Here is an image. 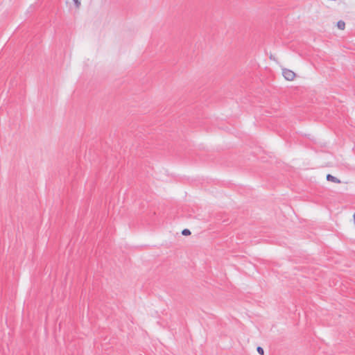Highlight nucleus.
Instances as JSON below:
<instances>
[{
    "label": "nucleus",
    "instance_id": "obj_7",
    "mask_svg": "<svg viewBox=\"0 0 355 355\" xmlns=\"http://www.w3.org/2000/svg\"><path fill=\"white\" fill-rule=\"evenodd\" d=\"M353 217H354V223H355V213H354Z\"/></svg>",
    "mask_w": 355,
    "mask_h": 355
},
{
    "label": "nucleus",
    "instance_id": "obj_1",
    "mask_svg": "<svg viewBox=\"0 0 355 355\" xmlns=\"http://www.w3.org/2000/svg\"><path fill=\"white\" fill-rule=\"evenodd\" d=\"M284 77L288 80H293L295 77V73L288 69H284L282 71Z\"/></svg>",
    "mask_w": 355,
    "mask_h": 355
},
{
    "label": "nucleus",
    "instance_id": "obj_2",
    "mask_svg": "<svg viewBox=\"0 0 355 355\" xmlns=\"http://www.w3.org/2000/svg\"><path fill=\"white\" fill-rule=\"evenodd\" d=\"M327 180L328 181H331L335 183H340V180L339 179H338L336 177L333 176L331 174H328L327 175Z\"/></svg>",
    "mask_w": 355,
    "mask_h": 355
},
{
    "label": "nucleus",
    "instance_id": "obj_4",
    "mask_svg": "<svg viewBox=\"0 0 355 355\" xmlns=\"http://www.w3.org/2000/svg\"><path fill=\"white\" fill-rule=\"evenodd\" d=\"M191 234V232L189 229H184L182 231V234L184 236H189Z\"/></svg>",
    "mask_w": 355,
    "mask_h": 355
},
{
    "label": "nucleus",
    "instance_id": "obj_6",
    "mask_svg": "<svg viewBox=\"0 0 355 355\" xmlns=\"http://www.w3.org/2000/svg\"><path fill=\"white\" fill-rule=\"evenodd\" d=\"M74 1V4L75 6L77 7V8H79L80 5V0H73Z\"/></svg>",
    "mask_w": 355,
    "mask_h": 355
},
{
    "label": "nucleus",
    "instance_id": "obj_5",
    "mask_svg": "<svg viewBox=\"0 0 355 355\" xmlns=\"http://www.w3.org/2000/svg\"><path fill=\"white\" fill-rule=\"evenodd\" d=\"M257 351L260 355H264V349H263V347L258 346L257 347Z\"/></svg>",
    "mask_w": 355,
    "mask_h": 355
},
{
    "label": "nucleus",
    "instance_id": "obj_3",
    "mask_svg": "<svg viewBox=\"0 0 355 355\" xmlns=\"http://www.w3.org/2000/svg\"><path fill=\"white\" fill-rule=\"evenodd\" d=\"M337 26L340 30H344L345 28V23L343 20H340L337 23Z\"/></svg>",
    "mask_w": 355,
    "mask_h": 355
}]
</instances>
